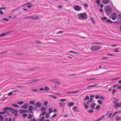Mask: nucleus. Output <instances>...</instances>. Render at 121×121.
Segmentation results:
<instances>
[{
	"label": "nucleus",
	"mask_w": 121,
	"mask_h": 121,
	"mask_svg": "<svg viewBox=\"0 0 121 121\" xmlns=\"http://www.w3.org/2000/svg\"><path fill=\"white\" fill-rule=\"evenodd\" d=\"M116 91V90L115 89H114L112 90V94L113 95L114 94L115 92Z\"/></svg>",
	"instance_id": "nucleus-57"
},
{
	"label": "nucleus",
	"mask_w": 121,
	"mask_h": 121,
	"mask_svg": "<svg viewBox=\"0 0 121 121\" xmlns=\"http://www.w3.org/2000/svg\"><path fill=\"white\" fill-rule=\"evenodd\" d=\"M36 106L37 107L39 108L42 106V104L40 102H37L36 103Z\"/></svg>",
	"instance_id": "nucleus-9"
},
{
	"label": "nucleus",
	"mask_w": 121,
	"mask_h": 121,
	"mask_svg": "<svg viewBox=\"0 0 121 121\" xmlns=\"http://www.w3.org/2000/svg\"><path fill=\"white\" fill-rule=\"evenodd\" d=\"M106 12L108 15L110 14L112 12L111 7L110 6H107L105 8Z\"/></svg>",
	"instance_id": "nucleus-1"
},
{
	"label": "nucleus",
	"mask_w": 121,
	"mask_h": 121,
	"mask_svg": "<svg viewBox=\"0 0 121 121\" xmlns=\"http://www.w3.org/2000/svg\"><path fill=\"white\" fill-rule=\"evenodd\" d=\"M73 110L74 111L77 112H78L79 111V110L78 109L77 107L76 106H74L73 108Z\"/></svg>",
	"instance_id": "nucleus-11"
},
{
	"label": "nucleus",
	"mask_w": 121,
	"mask_h": 121,
	"mask_svg": "<svg viewBox=\"0 0 121 121\" xmlns=\"http://www.w3.org/2000/svg\"><path fill=\"white\" fill-rule=\"evenodd\" d=\"M64 33L63 31H60L56 33L57 34H62Z\"/></svg>",
	"instance_id": "nucleus-55"
},
{
	"label": "nucleus",
	"mask_w": 121,
	"mask_h": 121,
	"mask_svg": "<svg viewBox=\"0 0 121 121\" xmlns=\"http://www.w3.org/2000/svg\"><path fill=\"white\" fill-rule=\"evenodd\" d=\"M48 104V102L47 101H45L44 103V104L45 106H47Z\"/></svg>",
	"instance_id": "nucleus-53"
},
{
	"label": "nucleus",
	"mask_w": 121,
	"mask_h": 121,
	"mask_svg": "<svg viewBox=\"0 0 121 121\" xmlns=\"http://www.w3.org/2000/svg\"><path fill=\"white\" fill-rule=\"evenodd\" d=\"M86 12H84V13H81L78 14V16L79 17H80L82 18L85 17L84 19H86L87 18V16L86 15Z\"/></svg>",
	"instance_id": "nucleus-3"
},
{
	"label": "nucleus",
	"mask_w": 121,
	"mask_h": 121,
	"mask_svg": "<svg viewBox=\"0 0 121 121\" xmlns=\"http://www.w3.org/2000/svg\"><path fill=\"white\" fill-rule=\"evenodd\" d=\"M31 91L34 92H37L38 91L36 89H34L32 90Z\"/></svg>",
	"instance_id": "nucleus-52"
},
{
	"label": "nucleus",
	"mask_w": 121,
	"mask_h": 121,
	"mask_svg": "<svg viewBox=\"0 0 121 121\" xmlns=\"http://www.w3.org/2000/svg\"><path fill=\"white\" fill-rule=\"evenodd\" d=\"M39 18V17L38 16H36L35 17H34L33 16H31L26 17L24 18V19H25L27 18H31L32 19L36 20L38 19Z\"/></svg>",
	"instance_id": "nucleus-6"
},
{
	"label": "nucleus",
	"mask_w": 121,
	"mask_h": 121,
	"mask_svg": "<svg viewBox=\"0 0 121 121\" xmlns=\"http://www.w3.org/2000/svg\"><path fill=\"white\" fill-rule=\"evenodd\" d=\"M36 43L37 44H41V43L40 41L39 40L36 41Z\"/></svg>",
	"instance_id": "nucleus-39"
},
{
	"label": "nucleus",
	"mask_w": 121,
	"mask_h": 121,
	"mask_svg": "<svg viewBox=\"0 0 121 121\" xmlns=\"http://www.w3.org/2000/svg\"><path fill=\"white\" fill-rule=\"evenodd\" d=\"M6 7H3L2 8H0V10H2L4 9V10H6Z\"/></svg>",
	"instance_id": "nucleus-56"
},
{
	"label": "nucleus",
	"mask_w": 121,
	"mask_h": 121,
	"mask_svg": "<svg viewBox=\"0 0 121 121\" xmlns=\"http://www.w3.org/2000/svg\"><path fill=\"white\" fill-rule=\"evenodd\" d=\"M33 109V107L31 105L29 106L28 109L29 111V113H32V111Z\"/></svg>",
	"instance_id": "nucleus-7"
},
{
	"label": "nucleus",
	"mask_w": 121,
	"mask_h": 121,
	"mask_svg": "<svg viewBox=\"0 0 121 121\" xmlns=\"http://www.w3.org/2000/svg\"><path fill=\"white\" fill-rule=\"evenodd\" d=\"M112 17V19L113 20H115L116 19V18H117V17H116L115 16H111Z\"/></svg>",
	"instance_id": "nucleus-54"
},
{
	"label": "nucleus",
	"mask_w": 121,
	"mask_h": 121,
	"mask_svg": "<svg viewBox=\"0 0 121 121\" xmlns=\"http://www.w3.org/2000/svg\"><path fill=\"white\" fill-rule=\"evenodd\" d=\"M7 51L3 52L1 53H0V55L6 53H7Z\"/></svg>",
	"instance_id": "nucleus-51"
},
{
	"label": "nucleus",
	"mask_w": 121,
	"mask_h": 121,
	"mask_svg": "<svg viewBox=\"0 0 121 121\" xmlns=\"http://www.w3.org/2000/svg\"><path fill=\"white\" fill-rule=\"evenodd\" d=\"M60 101L63 102L64 101H67V99H60Z\"/></svg>",
	"instance_id": "nucleus-34"
},
{
	"label": "nucleus",
	"mask_w": 121,
	"mask_h": 121,
	"mask_svg": "<svg viewBox=\"0 0 121 121\" xmlns=\"http://www.w3.org/2000/svg\"><path fill=\"white\" fill-rule=\"evenodd\" d=\"M20 8H21V7H18L17 8H16L15 9L13 10V11H12V13H13L15 11H16L17 10H19Z\"/></svg>",
	"instance_id": "nucleus-22"
},
{
	"label": "nucleus",
	"mask_w": 121,
	"mask_h": 121,
	"mask_svg": "<svg viewBox=\"0 0 121 121\" xmlns=\"http://www.w3.org/2000/svg\"><path fill=\"white\" fill-rule=\"evenodd\" d=\"M100 106L99 105H98L95 108V109L98 110L100 109Z\"/></svg>",
	"instance_id": "nucleus-40"
},
{
	"label": "nucleus",
	"mask_w": 121,
	"mask_h": 121,
	"mask_svg": "<svg viewBox=\"0 0 121 121\" xmlns=\"http://www.w3.org/2000/svg\"><path fill=\"white\" fill-rule=\"evenodd\" d=\"M28 105L26 104H25L21 107V108H22L26 109L27 108Z\"/></svg>",
	"instance_id": "nucleus-13"
},
{
	"label": "nucleus",
	"mask_w": 121,
	"mask_h": 121,
	"mask_svg": "<svg viewBox=\"0 0 121 121\" xmlns=\"http://www.w3.org/2000/svg\"><path fill=\"white\" fill-rule=\"evenodd\" d=\"M54 82L55 83H57L58 85H60V82L58 80L55 79L54 80Z\"/></svg>",
	"instance_id": "nucleus-14"
},
{
	"label": "nucleus",
	"mask_w": 121,
	"mask_h": 121,
	"mask_svg": "<svg viewBox=\"0 0 121 121\" xmlns=\"http://www.w3.org/2000/svg\"><path fill=\"white\" fill-rule=\"evenodd\" d=\"M84 106L85 108L87 109L88 108V105H87L85 103H84Z\"/></svg>",
	"instance_id": "nucleus-35"
},
{
	"label": "nucleus",
	"mask_w": 121,
	"mask_h": 121,
	"mask_svg": "<svg viewBox=\"0 0 121 121\" xmlns=\"http://www.w3.org/2000/svg\"><path fill=\"white\" fill-rule=\"evenodd\" d=\"M108 18L106 17H102V20L104 21H105V20H107Z\"/></svg>",
	"instance_id": "nucleus-41"
},
{
	"label": "nucleus",
	"mask_w": 121,
	"mask_h": 121,
	"mask_svg": "<svg viewBox=\"0 0 121 121\" xmlns=\"http://www.w3.org/2000/svg\"><path fill=\"white\" fill-rule=\"evenodd\" d=\"M22 116L23 117H27V115L26 113H24L22 114Z\"/></svg>",
	"instance_id": "nucleus-33"
},
{
	"label": "nucleus",
	"mask_w": 121,
	"mask_h": 121,
	"mask_svg": "<svg viewBox=\"0 0 121 121\" xmlns=\"http://www.w3.org/2000/svg\"><path fill=\"white\" fill-rule=\"evenodd\" d=\"M118 17L119 19H121V14H119L118 15Z\"/></svg>",
	"instance_id": "nucleus-64"
},
{
	"label": "nucleus",
	"mask_w": 121,
	"mask_h": 121,
	"mask_svg": "<svg viewBox=\"0 0 121 121\" xmlns=\"http://www.w3.org/2000/svg\"><path fill=\"white\" fill-rule=\"evenodd\" d=\"M93 109H91L90 110H89L88 111V112L89 113H92V112H93Z\"/></svg>",
	"instance_id": "nucleus-47"
},
{
	"label": "nucleus",
	"mask_w": 121,
	"mask_h": 121,
	"mask_svg": "<svg viewBox=\"0 0 121 121\" xmlns=\"http://www.w3.org/2000/svg\"><path fill=\"white\" fill-rule=\"evenodd\" d=\"M6 34L5 33L2 34L0 35V36L1 37H4L5 36V35Z\"/></svg>",
	"instance_id": "nucleus-49"
},
{
	"label": "nucleus",
	"mask_w": 121,
	"mask_h": 121,
	"mask_svg": "<svg viewBox=\"0 0 121 121\" xmlns=\"http://www.w3.org/2000/svg\"><path fill=\"white\" fill-rule=\"evenodd\" d=\"M102 48L101 46H93L91 48V50L92 51H97Z\"/></svg>",
	"instance_id": "nucleus-2"
},
{
	"label": "nucleus",
	"mask_w": 121,
	"mask_h": 121,
	"mask_svg": "<svg viewBox=\"0 0 121 121\" xmlns=\"http://www.w3.org/2000/svg\"><path fill=\"white\" fill-rule=\"evenodd\" d=\"M49 112L48 113H50L53 112V110L52 108H50L48 109Z\"/></svg>",
	"instance_id": "nucleus-27"
},
{
	"label": "nucleus",
	"mask_w": 121,
	"mask_h": 121,
	"mask_svg": "<svg viewBox=\"0 0 121 121\" xmlns=\"http://www.w3.org/2000/svg\"><path fill=\"white\" fill-rule=\"evenodd\" d=\"M39 81V79H34L35 82H37L38 81Z\"/></svg>",
	"instance_id": "nucleus-61"
},
{
	"label": "nucleus",
	"mask_w": 121,
	"mask_h": 121,
	"mask_svg": "<svg viewBox=\"0 0 121 121\" xmlns=\"http://www.w3.org/2000/svg\"><path fill=\"white\" fill-rule=\"evenodd\" d=\"M106 22H108L111 24H112V23L113 22L110 19H107V20L106 21Z\"/></svg>",
	"instance_id": "nucleus-19"
},
{
	"label": "nucleus",
	"mask_w": 121,
	"mask_h": 121,
	"mask_svg": "<svg viewBox=\"0 0 121 121\" xmlns=\"http://www.w3.org/2000/svg\"><path fill=\"white\" fill-rule=\"evenodd\" d=\"M98 102L99 104L101 105L102 104L103 102L102 101L100 100H99L98 101Z\"/></svg>",
	"instance_id": "nucleus-38"
},
{
	"label": "nucleus",
	"mask_w": 121,
	"mask_h": 121,
	"mask_svg": "<svg viewBox=\"0 0 121 121\" xmlns=\"http://www.w3.org/2000/svg\"><path fill=\"white\" fill-rule=\"evenodd\" d=\"M93 99V97H90L89 98L90 100L89 101L91 103L92 102Z\"/></svg>",
	"instance_id": "nucleus-44"
},
{
	"label": "nucleus",
	"mask_w": 121,
	"mask_h": 121,
	"mask_svg": "<svg viewBox=\"0 0 121 121\" xmlns=\"http://www.w3.org/2000/svg\"><path fill=\"white\" fill-rule=\"evenodd\" d=\"M12 106H13V107H15L16 108H18L19 107V106L18 105L15 104H12Z\"/></svg>",
	"instance_id": "nucleus-28"
},
{
	"label": "nucleus",
	"mask_w": 121,
	"mask_h": 121,
	"mask_svg": "<svg viewBox=\"0 0 121 121\" xmlns=\"http://www.w3.org/2000/svg\"><path fill=\"white\" fill-rule=\"evenodd\" d=\"M10 110V111H12L14 110V109L13 108L11 107H7L4 108L3 111L5 112L6 113L8 112V111L7 110Z\"/></svg>",
	"instance_id": "nucleus-4"
},
{
	"label": "nucleus",
	"mask_w": 121,
	"mask_h": 121,
	"mask_svg": "<svg viewBox=\"0 0 121 121\" xmlns=\"http://www.w3.org/2000/svg\"><path fill=\"white\" fill-rule=\"evenodd\" d=\"M28 111L26 110H20V113L21 114L24 112H27Z\"/></svg>",
	"instance_id": "nucleus-12"
},
{
	"label": "nucleus",
	"mask_w": 121,
	"mask_h": 121,
	"mask_svg": "<svg viewBox=\"0 0 121 121\" xmlns=\"http://www.w3.org/2000/svg\"><path fill=\"white\" fill-rule=\"evenodd\" d=\"M14 111L15 113H18L19 111L17 109H15L14 110Z\"/></svg>",
	"instance_id": "nucleus-63"
},
{
	"label": "nucleus",
	"mask_w": 121,
	"mask_h": 121,
	"mask_svg": "<svg viewBox=\"0 0 121 121\" xmlns=\"http://www.w3.org/2000/svg\"><path fill=\"white\" fill-rule=\"evenodd\" d=\"M96 3L98 5H99L100 3V0H97L96 1Z\"/></svg>",
	"instance_id": "nucleus-37"
},
{
	"label": "nucleus",
	"mask_w": 121,
	"mask_h": 121,
	"mask_svg": "<svg viewBox=\"0 0 121 121\" xmlns=\"http://www.w3.org/2000/svg\"><path fill=\"white\" fill-rule=\"evenodd\" d=\"M13 94V92L12 91L11 92H9L8 94V95L9 96H10L12 95Z\"/></svg>",
	"instance_id": "nucleus-43"
},
{
	"label": "nucleus",
	"mask_w": 121,
	"mask_h": 121,
	"mask_svg": "<svg viewBox=\"0 0 121 121\" xmlns=\"http://www.w3.org/2000/svg\"><path fill=\"white\" fill-rule=\"evenodd\" d=\"M46 110V108L44 107H43L41 108L40 109V110L42 111H45Z\"/></svg>",
	"instance_id": "nucleus-23"
},
{
	"label": "nucleus",
	"mask_w": 121,
	"mask_h": 121,
	"mask_svg": "<svg viewBox=\"0 0 121 121\" xmlns=\"http://www.w3.org/2000/svg\"><path fill=\"white\" fill-rule=\"evenodd\" d=\"M100 98V96L99 95H97L96 96L95 98L96 99H99Z\"/></svg>",
	"instance_id": "nucleus-62"
},
{
	"label": "nucleus",
	"mask_w": 121,
	"mask_h": 121,
	"mask_svg": "<svg viewBox=\"0 0 121 121\" xmlns=\"http://www.w3.org/2000/svg\"><path fill=\"white\" fill-rule=\"evenodd\" d=\"M120 117H116V120L117 121H118L121 119V117L120 118H119Z\"/></svg>",
	"instance_id": "nucleus-42"
},
{
	"label": "nucleus",
	"mask_w": 121,
	"mask_h": 121,
	"mask_svg": "<svg viewBox=\"0 0 121 121\" xmlns=\"http://www.w3.org/2000/svg\"><path fill=\"white\" fill-rule=\"evenodd\" d=\"M0 119L1 121H3L4 120V118L2 115H0Z\"/></svg>",
	"instance_id": "nucleus-32"
},
{
	"label": "nucleus",
	"mask_w": 121,
	"mask_h": 121,
	"mask_svg": "<svg viewBox=\"0 0 121 121\" xmlns=\"http://www.w3.org/2000/svg\"><path fill=\"white\" fill-rule=\"evenodd\" d=\"M46 112V111H43L41 115L42 116H44V115H45V114Z\"/></svg>",
	"instance_id": "nucleus-46"
},
{
	"label": "nucleus",
	"mask_w": 121,
	"mask_h": 121,
	"mask_svg": "<svg viewBox=\"0 0 121 121\" xmlns=\"http://www.w3.org/2000/svg\"><path fill=\"white\" fill-rule=\"evenodd\" d=\"M114 107L115 108H119L121 107V102L119 103H116L114 105Z\"/></svg>",
	"instance_id": "nucleus-8"
},
{
	"label": "nucleus",
	"mask_w": 121,
	"mask_h": 121,
	"mask_svg": "<svg viewBox=\"0 0 121 121\" xmlns=\"http://www.w3.org/2000/svg\"><path fill=\"white\" fill-rule=\"evenodd\" d=\"M97 85H98V84H95V85H90V86H88L87 87V88L88 89H89V88H90L95 87V86H97Z\"/></svg>",
	"instance_id": "nucleus-17"
},
{
	"label": "nucleus",
	"mask_w": 121,
	"mask_h": 121,
	"mask_svg": "<svg viewBox=\"0 0 121 121\" xmlns=\"http://www.w3.org/2000/svg\"><path fill=\"white\" fill-rule=\"evenodd\" d=\"M24 103V102L23 101H21L18 102L17 104L18 105H21L23 104Z\"/></svg>",
	"instance_id": "nucleus-25"
},
{
	"label": "nucleus",
	"mask_w": 121,
	"mask_h": 121,
	"mask_svg": "<svg viewBox=\"0 0 121 121\" xmlns=\"http://www.w3.org/2000/svg\"><path fill=\"white\" fill-rule=\"evenodd\" d=\"M50 96H51L52 97L54 98L55 99H56L57 98V97H56L54 95H50Z\"/></svg>",
	"instance_id": "nucleus-50"
},
{
	"label": "nucleus",
	"mask_w": 121,
	"mask_h": 121,
	"mask_svg": "<svg viewBox=\"0 0 121 121\" xmlns=\"http://www.w3.org/2000/svg\"><path fill=\"white\" fill-rule=\"evenodd\" d=\"M44 117H42L39 121H44Z\"/></svg>",
	"instance_id": "nucleus-29"
},
{
	"label": "nucleus",
	"mask_w": 121,
	"mask_h": 121,
	"mask_svg": "<svg viewBox=\"0 0 121 121\" xmlns=\"http://www.w3.org/2000/svg\"><path fill=\"white\" fill-rule=\"evenodd\" d=\"M16 87L18 88H23L24 87V86H16Z\"/></svg>",
	"instance_id": "nucleus-60"
},
{
	"label": "nucleus",
	"mask_w": 121,
	"mask_h": 121,
	"mask_svg": "<svg viewBox=\"0 0 121 121\" xmlns=\"http://www.w3.org/2000/svg\"><path fill=\"white\" fill-rule=\"evenodd\" d=\"M111 16H115L116 17H117V14L115 12H113L111 15Z\"/></svg>",
	"instance_id": "nucleus-21"
},
{
	"label": "nucleus",
	"mask_w": 121,
	"mask_h": 121,
	"mask_svg": "<svg viewBox=\"0 0 121 121\" xmlns=\"http://www.w3.org/2000/svg\"><path fill=\"white\" fill-rule=\"evenodd\" d=\"M2 20H4L6 21H9V19L7 18H3L2 19Z\"/></svg>",
	"instance_id": "nucleus-45"
},
{
	"label": "nucleus",
	"mask_w": 121,
	"mask_h": 121,
	"mask_svg": "<svg viewBox=\"0 0 121 121\" xmlns=\"http://www.w3.org/2000/svg\"><path fill=\"white\" fill-rule=\"evenodd\" d=\"M91 21L94 24H95V21L94 19L92 17H91Z\"/></svg>",
	"instance_id": "nucleus-30"
},
{
	"label": "nucleus",
	"mask_w": 121,
	"mask_h": 121,
	"mask_svg": "<svg viewBox=\"0 0 121 121\" xmlns=\"http://www.w3.org/2000/svg\"><path fill=\"white\" fill-rule=\"evenodd\" d=\"M5 113H6L5 112H0V114H4Z\"/></svg>",
	"instance_id": "nucleus-59"
},
{
	"label": "nucleus",
	"mask_w": 121,
	"mask_h": 121,
	"mask_svg": "<svg viewBox=\"0 0 121 121\" xmlns=\"http://www.w3.org/2000/svg\"><path fill=\"white\" fill-rule=\"evenodd\" d=\"M74 102H71L69 104L68 106L69 107H71L73 106L74 105Z\"/></svg>",
	"instance_id": "nucleus-15"
},
{
	"label": "nucleus",
	"mask_w": 121,
	"mask_h": 121,
	"mask_svg": "<svg viewBox=\"0 0 121 121\" xmlns=\"http://www.w3.org/2000/svg\"><path fill=\"white\" fill-rule=\"evenodd\" d=\"M96 105V104L95 103L92 104L90 106V107L91 108L94 109L95 108V107Z\"/></svg>",
	"instance_id": "nucleus-10"
},
{
	"label": "nucleus",
	"mask_w": 121,
	"mask_h": 121,
	"mask_svg": "<svg viewBox=\"0 0 121 121\" xmlns=\"http://www.w3.org/2000/svg\"><path fill=\"white\" fill-rule=\"evenodd\" d=\"M30 103V104L32 105H35V101H30L29 102Z\"/></svg>",
	"instance_id": "nucleus-18"
},
{
	"label": "nucleus",
	"mask_w": 121,
	"mask_h": 121,
	"mask_svg": "<svg viewBox=\"0 0 121 121\" xmlns=\"http://www.w3.org/2000/svg\"><path fill=\"white\" fill-rule=\"evenodd\" d=\"M114 98L115 99V101L113 102L114 104H116L119 101L118 99H116L115 97H114Z\"/></svg>",
	"instance_id": "nucleus-20"
},
{
	"label": "nucleus",
	"mask_w": 121,
	"mask_h": 121,
	"mask_svg": "<svg viewBox=\"0 0 121 121\" xmlns=\"http://www.w3.org/2000/svg\"><path fill=\"white\" fill-rule=\"evenodd\" d=\"M50 116V115L49 114V113H47L46 114L45 117L47 118H48Z\"/></svg>",
	"instance_id": "nucleus-26"
},
{
	"label": "nucleus",
	"mask_w": 121,
	"mask_h": 121,
	"mask_svg": "<svg viewBox=\"0 0 121 121\" xmlns=\"http://www.w3.org/2000/svg\"><path fill=\"white\" fill-rule=\"evenodd\" d=\"M89 99V97L88 96H87L85 98V101L88 100Z\"/></svg>",
	"instance_id": "nucleus-36"
},
{
	"label": "nucleus",
	"mask_w": 121,
	"mask_h": 121,
	"mask_svg": "<svg viewBox=\"0 0 121 121\" xmlns=\"http://www.w3.org/2000/svg\"><path fill=\"white\" fill-rule=\"evenodd\" d=\"M36 69V68H33L31 69H29L28 70L30 71H33L35 69Z\"/></svg>",
	"instance_id": "nucleus-48"
},
{
	"label": "nucleus",
	"mask_w": 121,
	"mask_h": 121,
	"mask_svg": "<svg viewBox=\"0 0 121 121\" xmlns=\"http://www.w3.org/2000/svg\"><path fill=\"white\" fill-rule=\"evenodd\" d=\"M57 110L56 108H54L53 111V112L54 113H55L57 112Z\"/></svg>",
	"instance_id": "nucleus-58"
},
{
	"label": "nucleus",
	"mask_w": 121,
	"mask_h": 121,
	"mask_svg": "<svg viewBox=\"0 0 121 121\" xmlns=\"http://www.w3.org/2000/svg\"><path fill=\"white\" fill-rule=\"evenodd\" d=\"M49 90V88L48 86H46L45 87L44 90L46 91H48Z\"/></svg>",
	"instance_id": "nucleus-24"
},
{
	"label": "nucleus",
	"mask_w": 121,
	"mask_h": 121,
	"mask_svg": "<svg viewBox=\"0 0 121 121\" xmlns=\"http://www.w3.org/2000/svg\"><path fill=\"white\" fill-rule=\"evenodd\" d=\"M103 2L104 4H108L109 2L108 0H103Z\"/></svg>",
	"instance_id": "nucleus-16"
},
{
	"label": "nucleus",
	"mask_w": 121,
	"mask_h": 121,
	"mask_svg": "<svg viewBox=\"0 0 121 121\" xmlns=\"http://www.w3.org/2000/svg\"><path fill=\"white\" fill-rule=\"evenodd\" d=\"M33 116L32 115L29 114H28V118L29 119H31L32 117Z\"/></svg>",
	"instance_id": "nucleus-31"
},
{
	"label": "nucleus",
	"mask_w": 121,
	"mask_h": 121,
	"mask_svg": "<svg viewBox=\"0 0 121 121\" xmlns=\"http://www.w3.org/2000/svg\"><path fill=\"white\" fill-rule=\"evenodd\" d=\"M74 9L76 11H79L81 10L82 9V7L78 5H76V6H74L73 7Z\"/></svg>",
	"instance_id": "nucleus-5"
}]
</instances>
